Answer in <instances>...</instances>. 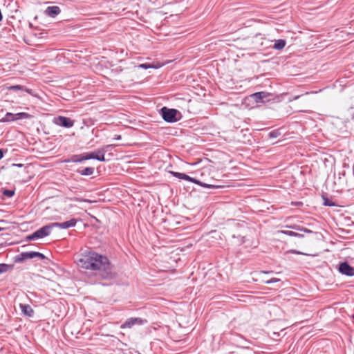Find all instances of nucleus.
Here are the masks:
<instances>
[{
    "mask_svg": "<svg viewBox=\"0 0 354 354\" xmlns=\"http://www.w3.org/2000/svg\"><path fill=\"white\" fill-rule=\"evenodd\" d=\"M78 265L87 270H96L102 279H112L114 273L109 259L94 251L86 252L81 254Z\"/></svg>",
    "mask_w": 354,
    "mask_h": 354,
    "instance_id": "f257e3e1",
    "label": "nucleus"
},
{
    "mask_svg": "<svg viewBox=\"0 0 354 354\" xmlns=\"http://www.w3.org/2000/svg\"><path fill=\"white\" fill-rule=\"evenodd\" d=\"M112 146L113 145H106L94 152L82 153L83 159L84 160L95 159L99 161H105L104 154L108 151V149L112 147Z\"/></svg>",
    "mask_w": 354,
    "mask_h": 354,
    "instance_id": "f03ea898",
    "label": "nucleus"
},
{
    "mask_svg": "<svg viewBox=\"0 0 354 354\" xmlns=\"http://www.w3.org/2000/svg\"><path fill=\"white\" fill-rule=\"evenodd\" d=\"M160 113L162 117L165 121L167 122H175L178 120L177 118V115L180 114L178 111L174 109H168L165 106L162 107L160 109Z\"/></svg>",
    "mask_w": 354,
    "mask_h": 354,
    "instance_id": "7ed1b4c3",
    "label": "nucleus"
},
{
    "mask_svg": "<svg viewBox=\"0 0 354 354\" xmlns=\"http://www.w3.org/2000/svg\"><path fill=\"white\" fill-rule=\"evenodd\" d=\"M51 223L44 225L42 227L39 228L34 233L28 235L26 237V239L28 241L35 240L38 239H41L48 236L50 234V231L52 230Z\"/></svg>",
    "mask_w": 354,
    "mask_h": 354,
    "instance_id": "20e7f679",
    "label": "nucleus"
},
{
    "mask_svg": "<svg viewBox=\"0 0 354 354\" xmlns=\"http://www.w3.org/2000/svg\"><path fill=\"white\" fill-rule=\"evenodd\" d=\"M171 174L175 177H177L178 178L183 179V180H188V181L200 185H201L202 187H204L210 188V187H214L212 185L202 183V182H201V181H199V180H196L195 178H192V177L189 176L188 175H187L185 174H183V173L171 172Z\"/></svg>",
    "mask_w": 354,
    "mask_h": 354,
    "instance_id": "39448f33",
    "label": "nucleus"
},
{
    "mask_svg": "<svg viewBox=\"0 0 354 354\" xmlns=\"http://www.w3.org/2000/svg\"><path fill=\"white\" fill-rule=\"evenodd\" d=\"M54 123L58 126L71 128L74 125V121L64 116H58L54 118Z\"/></svg>",
    "mask_w": 354,
    "mask_h": 354,
    "instance_id": "423d86ee",
    "label": "nucleus"
},
{
    "mask_svg": "<svg viewBox=\"0 0 354 354\" xmlns=\"http://www.w3.org/2000/svg\"><path fill=\"white\" fill-rule=\"evenodd\" d=\"M271 94L266 92H257L250 95V97L252 98L257 103L259 102H266L270 101V97Z\"/></svg>",
    "mask_w": 354,
    "mask_h": 354,
    "instance_id": "0eeeda50",
    "label": "nucleus"
},
{
    "mask_svg": "<svg viewBox=\"0 0 354 354\" xmlns=\"http://www.w3.org/2000/svg\"><path fill=\"white\" fill-rule=\"evenodd\" d=\"M339 271L346 276H354V268L351 267L347 262H343L339 264Z\"/></svg>",
    "mask_w": 354,
    "mask_h": 354,
    "instance_id": "6e6552de",
    "label": "nucleus"
},
{
    "mask_svg": "<svg viewBox=\"0 0 354 354\" xmlns=\"http://www.w3.org/2000/svg\"><path fill=\"white\" fill-rule=\"evenodd\" d=\"M143 323L144 321L140 318L131 317L127 319V321L123 324L121 325L120 328L122 329L131 328L133 326L136 324L141 325Z\"/></svg>",
    "mask_w": 354,
    "mask_h": 354,
    "instance_id": "1a4fd4ad",
    "label": "nucleus"
},
{
    "mask_svg": "<svg viewBox=\"0 0 354 354\" xmlns=\"http://www.w3.org/2000/svg\"><path fill=\"white\" fill-rule=\"evenodd\" d=\"M76 223H77V220L75 218H72L68 221L63 222V223H52L51 226H52V228L57 227H59L62 229H67V228L75 226Z\"/></svg>",
    "mask_w": 354,
    "mask_h": 354,
    "instance_id": "9d476101",
    "label": "nucleus"
},
{
    "mask_svg": "<svg viewBox=\"0 0 354 354\" xmlns=\"http://www.w3.org/2000/svg\"><path fill=\"white\" fill-rule=\"evenodd\" d=\"M36 252H21L15 257L16 262H22L28 259L36 258Z\"/></svg>",
    "mask_w": 354,
    "mask_h": 354,
    "instance_id": "9b49d317",
    "label": "nucleus"
},
{
    "mask_svg": "<svg viewBox=\"0 0 354 354\" xmlns=\"http://www.w3.org/2000/svg\"><path fill=\"white\" fill-rule=\"evenodd\" d=\"M60 12V8L57 6H48L45 10V14L50 17H55Z\"/></svg>",
    "mask_w": 354,
    "mask_h": 354,
    "instance_id": "f8f14e48",
    "label": "nucleus"
},
{
    "mask_svg": "<svg viewBox=\"0 0 354 354\" xmlns=\"http://www.w3.org/2000/svg\"><path fill=\"white\" fill-rule=\"evenodd\" d=\"M20 308H21V311L24 313V315H25L29 317H31L33 316L34 310L31 308L30 306H29L28 304H20Z\"/></svg>",
    "mask_w": 354,
    "mask_h": 354,
    "instance_id": "ddd939ff",
    "label": "nucleus"
},
{
    "mask_svg": "<svg viewBox=\"0 0 354 354\" xmlns=\"http://www.w3.org/2000/svg\"><path fill=\"white\" fill-rule=\"evenodd\" d=\"M15 120H24V119H30L32 118V116L28 113L21 112V113H15Z\"/></svg>",
    "mask_w": 354,
    "mask_h": 354,
    "instance_id": "4468645a",
    "label": "nucleus"
},
{
    "mask_svg": "<svg viewBox=\"0 0 354 354\" xmlns=\"http://www.w3.org/2000/svg\"><path fill=\"white\" fill-rule=\"evenodd\" d=\"M12 121H15V113L10 112L6 113L5 116L1 120H0V122H8Z\"/></svg>",
    "mask_w": 354,
    "mask_h": 354,
    "instance_id": "2eb2a0df",
    "label": "nucleus"
},
{
    "mask_svg": "<svg viewBox=\"0 0 354 354\" xmlns=\"http://www.w3.org/2000/svg\"><path fill=\"white\" fill-rule=\"evenodd\" d=\"M286 45V41L283 39L275 40L273 48L277 50H281Z\"/></svg>",
    "mask_w": 354,
    "mask_h": 354,
    "instance_id": "dca6fc26",
    "label": "nucleus"
},
{
    "mask_svg": "<svg viewBox=\"0 0 354 354\" xmlns=\"http://www.w3.org/2000/svg\"><path fill=\"white\" fill-rule=\"evenodd\" d=\"M71 161L73 162H81L84 161L83 155H73L70 160H64L65 162H68Z\"/></svg>",
    "mask_w": 354,
    "mask_h": 354,
    "instance_id": "f3484780",
    "label": "nucleus"
},
{
    "mask_svg": "<svg viewBox=\"0 0 354 354\" xmlns=\"http://www.w3.org/2000/svg\"><path fill=\"white\" fill-rule=\"evenodd\" d=\"M77 172L83 176H91L94 172V168L93 167H86L82 170H77Z\"/></svg>",
    "mask_w": 354,
    "mask_h": 354,
    "instance_id": "a211bd4d",
    "label": "nucleus"
},
{
    "mask_svg": "<svg viewBox=\"0 0 354 354\" xmlns=\"http://www.w3.org/2000/svg\"><path fill=\"white\" fill-rule=\"evenodd\" d=\"M279 232L282 233V234H286L288 236H295V237H299V238L304 237L303 234L297 233V232H295L293 231L281 230Z\"/></svg>",
    "mask_w": 354,
    "mask_h": 354,
    "instance_id": "6ab92c4d",
    "label": "nucleus"
},
{
    "mask_svg": "<svg viewBox=\"0 0 354 354\" xmlns=\"http://www.w3.org/2000/svg\"><path fill=\"white\" fill-rule=\"evenodd\" d=\"M12 266L6 263H0V274L6 272L9 269L12 268Z\"/></svg>",
    "mask_w": 354,
    "mask_h": 354,
    "instance_id": "aec40b11",
    "label": "nucleus"
},
{
    "mask_svg": "<svg viewBox=\"0 0 354 354\" xmlns=\"http://www.w3.org/2000/svg\"><path fill=\"white\" fill-rule=\"evenodd\" d=\"M8 89L10 90V91L21 90V91H28V89L25 88L24 86H21V85L10 86L8 87Z\"/></svg>",
    "mask_w": 354,
    "mask_h": 354,
    "instance_id": "412c9836",
    "label": "nucleus"
},
{
    "mask_svg": "<svg viewBox=\"0 0 354 354\" xmlns=\"http://www.w3.org/2000/svg\"><path fill=\"white\" fill-rule=\"evenodd\" d=\"M3 194L6 197H12L15 194L14 190H10V189H4L3 191Z\"/></svg>",
    "mask_w": 354,
    "mask_h": 354,
    "instance_id": "4be33fe9",
    "label": "nucleus"
},
{
    "mask_svg": "<svg viewBox=\"0 0 354 354\" xmlns=\"http://www.w3.org/2000/svg\"><path fill=\"white\" fill-rule=\"evenodd\" d=\"M290 227L292 228V229H295V230L303 231V232H306V233H313V231L310 230H308L307 228H300L299 227H298L297 225L291 226Z\"/></svg>",
    "mask_w": 354,
    "mask_h": 354,
    "instance_id": "5701e85b",
    "label": "nucleus"
},
{
    "mask_svg": "<svg viewBox=\"0 0 354 354\" xmlns=\"http://www.w3.org/2000/svg\"><path fill=\"white\" fill-rule=\"evenodd\" d=\"M139 68H144V69H148L151 68H155L153 65L147 63L142 64L138 66Z\"/></svg>",
    "mask_w": 354,
    "mask_h": 354,
    "instance_id": "b1692460",
    "label": "nucleus"
},
{
    "mask_svg": "<svg viewBox=\"0 0 354 354\" xmlns=\"http://www.w3.org/2000/svg\"><path fill=\"white\" fill-rule=\"evenodd\" d=\"M280 279H277V278H272L270 280H267L265 281L266 283L267 284H270V283H276V282H278L279 281Z\"/></svg>",
    "mask_w": 354,
    "mask_h": 354,
    "instance_id": "393cba45",
    "label": "nucleus"
},
{
    "mask_svg": "<svg viewBox=\"0 0 354 354\" xmlns=\"http://www.w3.org/2000/svg\"><path fill=\"white\" fill-rule=\"evenodd\" d=\"M279 135V133L277 131H272L269 133V137L270 138H277Z\"/></svg>",
    "mask_w": 354,
    "mask_h": 354,
    "instance_id": "a878e982",
    "label": "nucleus"
},
{
    "mask_svg": "<svg viewBox=\"0 0 354 354\" xmlns=\"http://www.w3.org/2000/svg\"><path fill=\"white\" fill-rule=\"evenodd\" d=\"M36 257L39 258L40 259H46V257L40 252H36Z\"/></svg>",
    "mask_w": 354,
    "mask_h": 354,
    "instance_id": "bb28decb",
    "label": "nucleus"
},
{
    "mask_svg": "<svg viewBox=\"0 0 354 354\" xmlns=\"http://www.w3.org/2000/svg\"><path fill=\"white\" fill-rule=\"evenodd\" d=\"M73 201H84V202H88V203H91V202L89 200H83V199H80L79 198H74Z\"/></svg>",
    "mask_w": 354,
    "mask_h": 354,
    "instance_id": "cd10ccee",
    "label": "nucleus"
},
{
    "mask_svg": "<svg viewBox=\"0 0 354 354\" xmlns=\"http://www.w3.org/2000/svg\"><path fill=\"white\" fill-rule=\"evenodd\" d=\"M288 252H291V253H293V254H302L301 252H299V251H297V250H290V251H289Z\"/></svg>",
    "mask_w": 354,
    "mask_h": 354,
    "instance_id": "c85d7f7f",
    "label": "nucleus"
},
{
    "mask_svg": "<svg viewBox=\"0 0 354 354\" xmlns=\"http://www.w3.org/2000/svg\"><path fill=\"white\" fill-rule=\"evenodd\" d=\"M301 95H296L295 97H292V99L290 100V101H292V100H297Z\"/></svg>",
    "mask_w": 354,
    "mask_h": 354,
    "instance_id": "c756f323",
    "label": "nucleus"
},
{
    "mask_svg": "<svg viewBox=\"0 0 354 354\" xmlns=\"http://www.w3.org/2000/svg\"><path fill=\"white\" fill-rule=\"evenodd\" d=\"M3 151L2 149H0V160L3 158Z\"/></svg>",
    "mask_w": 354,
    "mask_h": 354,
    "instance_id": "7c9ffc66",
    "label": "nucleus"
},
{
    "mask_svg": "<svg viewBox=\"0 0 354 354\" xmlns=\"http://www.w3.org/2000/svg\"><path fill=\"white\" fill-rule=\"evenodd\" d=\"M324 205H328V206H333V203H329V202H327V201H325Z\"/></svg>",
    "mask_w": 354,
    "mask_h": 354,
    "instance_id": "2f4dec72",
    "label": "nucleus"
},
{
    "mask_svg": "<svg viewBox=\"0 0 354 354\" xmlns=\"http://www.w3.org/2000/svg\"><path fill=\"white\" fill-rule=\"evenodd\" d=\"M115 140H120L121 139V136H117L115 138Z\"/></svg>",
    "mask_w": 354,
    "mask_h": 354,
    "instance_id": "473e14b6",
    "label": "nucleus"
},
{
    "mask_svg": "<svg viewBox=\"0 0 354 354\" xmlns=\"http://www.w3.org/2000/svg\"><path fill=\"white\" fill-rule=\"evenodd\" d=\"M352 119L354 120V115L352 116Z\"/></svg>",
    "mask_w": 354,
    "mask_h": 354,
    "instance_id": "72a5a7b5",
    "label": "nucleus"
},
{
    "mask_svg": "<svg viewBox=\"0 0 354 354\" xmlns=\"http://www.w3.org/2000/svg\"><path fill=\"white\" fill-rule=\"evenodd\" d=\"M2 228L0 227V232L1 231Z\"/></svg>",
    "mask_w": 354,
    "mask_h": 354,
    "instance_id": "f704fd0d",
    "label": "nucleus"
}]
</instances>
